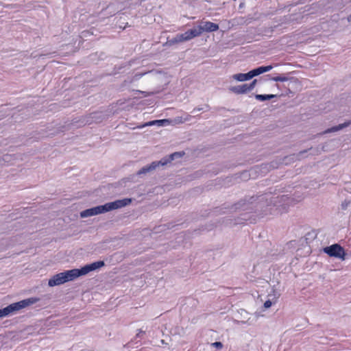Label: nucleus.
I'll list each match as a JSON object with an SVG mask.
<instances>
[{"instance_id": "obj_1", "label": "nucleus", "mask_w": 351, "mask_h": 351, "mask_svg": "<svg viewBox=\"0 0 351 351\" xmlns=\"http://www.w3.org/2000/svg\"><path fill=\"white\" fill-rule=\"evenodd\" d=\"M259 199L257 205H260L261 206L263 202H265L267 206H270L273 204L274 206L276 207V209L279 210L280 212H286L287 211L288 208L294 204V199L291 197H289L288 195H282L276 197H270L269 199L265 195H261L258 197L252 196L250 197H245L244 199H241L237 203L229 206H223L219 209V210H215V212L218 213L219 214H223L226 212L223 211V209H230L232 211H236L237 210L241 209L243 210H247L251 207H249L250 204H254L257 199Z\"/></svg>"}, {"instance_id": "obj_2", "label": "nucleus", "mask_w": 351, "mask_h": 351, "mask_svg": "<svg viewBox=\"0 0 351 351\" xmlns=\"http://www.w3.org/2000/svg\"><path fill=\"white\" fill-rule=\"evenodd\" d=\"M39 300L40 298L34 297L10 304L5 308L0 309V318L7 317L22 308L36 303Z\"/></svg>"}, {"instance_id": "obj_3", "label": "nucleus", "mask_w": 351, "mask_h": 351, "mask_svg": "<svg viewBox=\"0 0 351 351\" xmlns=\"http://www.w3.org/2000/svg\"><path fill=\"white\" fill-rule=\"evenodd\" d=\"M75 269L66 270L53 276L48 282L49 287L60 285L69 281H72L78 278Z\"/></svg>"}, {"instance_id": "obj_4", "label": "nucleus", "mask_w": 351, "mask_h": 351, "mask_svg": "<svg viewBox=\"0 0 351 351\" xmlns=\"http://www.w3.org/2000/svg\"><path fill=\"white\" fill-rule=\"evenodd\" d=\"M323 252L330 257H335L344 261L346 259V253L343 247L338 243L332 244L323 248Z\"/></svg>"}, {"instance_id": "obj_5", "label": "nucleus", "mask_w": 351, "mask_h": 351, "mask_svg": "<svg viewBox=\"0 0 351 351\" xmlns=\"http://www.w3.org/2000/svg\"><path fill=\"white\" fill-rule=\"evenodd\" d=\"M105 265V263L104 261H99L96 262H93L90 264H87L84 267L80 269H75L76 274H77L78 276H82L86 275L90 271H95Z\"/></svg>"}, {"instance_id": "obj_6", "label": "nucleus", "mask_w": 351, "mask_h": 351, "mask_svg": "<svg viewBox=\"0 0 351 351\" xmlns=\"http://www.w3.org/2000/svg\"><path fill=\"white\" fill-rule=\"evenodd\" d=\"M132 202L131 198H124L115 200L114 202L106 203L107 211H111L115 209L121 208L129 205Z\"/></svg>"}, {"instance_id": "obj_7", "label": "nucleus", "mask_w": 351, "mask_h": 351, "mask_svg": "<svg viewBox=\"0 0 351 351\" xmlns=\"http://www.w3.org/2000/svg\"><path fill=\"white\" fill-rule=\"evenodd\" d=\"M313 147H310L307 149H304L300 151L298 154H293L289 156H287L283 158V162L287 165L289 162H293L296 160H300L302 158H304V154H306L309 150H311Z\"/></svg>"}, {"instance_id": "obj_8", "label": "nucleus", "mask_w": 351, "mask_h": 351, "mask_svg": "<svg viewBox=\"0 0 351 351\" xmlns=\"http://www.w3.org/2000/svg\"><path fill=\"white\" fill-rule=\"evenodd\" d=\"M161 166L160 161H154L151 164L143 167L136 172V176H141L149 173L156 169V167Z\"/></svg>"}, {"instance_id": "obj_9", "label": "nucleus", "mask_w": 351, "mask_h": 351, "mask_svg": "<svg viewBox=\"0 0 351 351\" xmlns=\"http://www.w3.org/2000/svg\"><path fill=\"white\" fill-rule=\"evenodd\" d=\"M202 32H213L219 29V25L210 21L204 22L199 25Z\"/></svg>"}, {"instance_id": "obj_10", "label": "nucleus", "mask_w": 351, "mask_h": 351, "mask_svg": "<svg viewBox=\"0 0 351 351\" xmlns=\"http://www.w3.org/2000/svg\"><path fill=\"white\" fill-rule=\"evenodd\" d=\"M229 90L237 95L246 94L250 92L249 90V87L247 86V84L230 86L229 88Z\"/></svg>"}, {"instance_id": "obj_11", "label": "nucleus", "mask_w": 351, "mask_h": 351, "mask_svg": "<svg viewBox=\"0 0 351 351\" xmlns=\"http://www.w3.org/2000/svg\"><path fill=\"white\" fill-rule=\"evenodd\" d=\"M184 154V152H174L167 157L162 158L160 161L161 166H164L171 162L175 158H180Z\"/></svg>"}, {"instance_id": "obj_12", "label": "nucleus", "mask_w": 351, "mask_h": 351, "mask_svg": "<svg viewBox=\"0 0 351 351\" xmlns=\"http://www.w3.org/2000/svg\"><path fill=\"white\" fill-rule=\"evenodd\" d=\"M145 73H136L132 77H128L126 80H125L123 82L121 86L122 87L126 86L136 81L139 80Z\"/></svg>"}, {"instance_id": "obj_13", "label": "nucleus", "mask_w": 351, "mask_h": 351, "mask_svg": "<svg viewBox=\"0 0 351 351\" xmlns=\"http://www.w3.org/2000/svg\"><path fill=\"white\" fill-rule=\"evenodd\" d=\"M232 79L239 82H245L252 79L250 71L246 73H237L232 76Z\"/></svg>"}, {"instance_id": "obj_14", "label": "nucleus", "mask_w": 351, "mask_h": 351, "mask_svg": "<svg viewBox=\"0 0 351 351\" xmlns=\"http://www.w3.org/2000/svg\"><path fill=\"white\" fill-rule=\"evenodd\" d=\"M351 124V121L344 122L343 123L339 124L338 125L333 126L330 128L327 129L324 133H330L339 131Z\"/></svg>"}, {"instance_id": "obj_15", "label": "nucleus", "mask_w": 351, "mask_h": 351, "mask_svg": "<svg viewBox=\"0 0 351 351\" xmlns=\"http://www.w3.org/2000/svg\"><path fill=\"white\" fill-rule=\"evenodd\" d=\"M170 121L168 119H160V120H154L149 121L140 128H143L145 126H149V125H158V126H163L165 125V123H169Z\"/></svg>"}, {"instance_id": "obj_16", "label": "nucleus", "mask_w": 351, "mask_h": 351, "mask_svg": "<svg viewBox=\"0 0 351 351\" xmlns=\"http://www.w3.org/2000/svg\"><path fill=\"white\" fill-rule=\"evenodd\" d=\"M254 97L258 101H265L267 100H270L271 99L276 98V97H277V95H273V94H269V95L256 94L254 95Z\"/></svg>"}, {"instance_id": "obj_17", "label": "nucleus", "mask_w": 351, "mask_h": 351, "mask_svg": "<svg viewBox=\"0 0 351 351\" xmlns=\"http://www.w3.org/2000/svg\"><path fill=\"white\" fill-rule=\"evenodd\" d=\"M95 215L107 213L106 204L97 206L92 208Z\"/></svg>"}, {"instance_id": "obj_18", "label": "nucleus", "mask_w": 351, "mask_h": 351, "mask_svg": "<svg viewBox=\"0 0 351 351\" xmlns=\"http://www.w3.org/2000/svg\"><path fill=\"white\" fill-rule=\"evenodd\" d=\"M189 31L190 32L191 38H193L196 36H198L202 34L199 25H198L197 27H194L193 29H191Z\"/></svg>"}, {"instance_id": "obj_19", "label": "nucleus", "mask_w": 351, "mask_h": 351, "mask_svg": "<svg viewBox=\"0 0 351 351\" xmlns=\"http://www.w3.org/2000/svg\"><path fill=\"white\" fill-rule=\"evenodd\" d=\"M266 77H268L269 79L270 80H272L274 82H287L289 80V78H288L286 76H284V75H278V76H276V77H270L269 75H267Z\"/></svg>"}, {"instance_id": "obj_20", "label": "nucleus", "mask_w": 351, "mask_h": 351, "mask_svg": "<svg viewBox=\"0 0 351 351\" xmlns=\"http://www.w3.org/2000/svg\"><path fill=\"white\" fill-rule=\"evenodd\" d=\"M93 210L92 208L86 209L80 213V217L82 218H86L88 217L94 216Z\"/></svg>"}, {"instance_id": "obj_21", "label": "nucleus", "mask_w": 351, "mask_h": 351, "mask_svg": "<svg viewBox=\"0 0 351 351\" xmlns=\"http://www.w3.org/2000/svg\"><path fill=\"white\" fill-rule=\"evenodd\" d=\"M145 334V331L141 330V329H138V332L137 334L136 335L135 337H134V339H132L131 340L130 342H128L127 344H125L124 346L125 347H130V344L136 339L138 338H142L143 337V335Z\"/></svg>"}, {"instance_id": "obj_22", "label": "nucleus", "mask_w": 351, "mask_h": 351, "mask_svg": "<svg viewBox=\"0 0 351 351\" xmlns=\"http://www.w3.org/2000/svg\"><path fill=\"white\" fill-rule=\"evenodd\" d=\"M250 75H251L252 78L263 73L262 72L261 66H258L257 68H255V69L250 71Z\"/></svg>"}, {"instance_id": "obj_23", "label": "nucleus", "mask_w": 351, "mask_h": 351, "mask_svg": "<svg viewBox=\"0 0 351 351\" xmlns=\"http://www.w3.org/2000/svg\"><path fill=\"white\" fill-rule=\"evenodd\" d=\"M180 40H182V42L183 41L189 40L192 39V38H191L190 32H189V30L185 32L183 34H180Z\"/></svg>"}, {"instance_id": "obj_24", "label": "nucleus", "mask_w": 351, "mask_h": 351, "mask_svg": "<svg viewBox=\"0 0 351 351\" xmlns=\"http://www.w3.org/2000/svg\"><path fill=\"white\" fill-rule=\"evenodd\" d=\"M5 8L8 9H20L22 8V5L18 3H13V4H4L1 5Z\"/></svg>"}, {"instance_id": "obj_25", "label": "nucleus", "mask_w": 351, "mask_h": 351, "mask_svg": "<svg viewBox=\"0 0 351 351\" xmlns=\"http://www.w3.org/2000/svg\"><path fill=\"white\" fill-rule=\"evenodd\" d=\"M180 34H177L174 38H173L171 40H169L167 41V43L169 44V45H173L174 44L182 42V40H180Z\"/></svg>"}, {"instance_id": "obj_26", "label": "nucleus", "mask_w": 351, "mask_h": 351, "mask_svg": "<svg viewBox=\"0 0 351 351\" xmlns=\"http://www.w3.org/2000/svg\"><path fill=\"white\" fill-rule=\"evenodd\" d=\"M261 67L262 72L263 73L268 72L273 69V66L271 64L267 65V66H261Z\"/></svg>"}, {"instance_id": "obj_27", "label": "nucleus", "mask_w": 351, "mask_h": 351, "mask_svg": "<svg viewBox=\"0 0 351 351\" xmlns=\"http://www.w3.org/2000/svg\"><path fill=\"white\" fill-rule=\"evenodd\" d=\"M258 80L256 79H254L250 84H247V86L249 87L250 91L252 90L254 88Z\"/></svg>"}, {"instance_id": "obj_28", "label": "nucleus", "mask_w": 351, "mask_h": 351, "mask_svg": "<svg viewBox=\"0 0 351 351\" xmlns=\"http://www.w3.org/2000/svg\"><path fill=\"white\" fill-rule=\"evenodd\" d=\"M350 203V201H347V200L343 201L341 204V209L346 210L348 206H349Z\"/></svg>"}, {"instance_id": "obj_29", "label": "nucleus", "mask_w": 351, "mask_h": 351, "mask_svg": "<svg viewBox=\"0 0 351 351\" xmlns=\"http://www.w3.org/2000/svg\"><path fill=\"white\" fill-rule=\"evenodd\" d=\"M212 345L213 347L218 348V349H221L223 348V344L220 341H215Z\"/></svg>"}, {"instance_id": "obj_30", "label": "nucleus", "mask_w": 351, "mask_h": 351, "mask_svg": "<svg viewBox=\"0 0 351 351\" xmlns=\"http://www.w3.org/2000/svg\"><path fill=\"white\" fill-rule=\"evenodd\" d=\"M271 304H272V302H271V300H268L265 302L263 306H264L265 308H269V307L271 306Z\"/></svg>"}, {"instance_id": "obj_31", "label": "nucleus", "mask_w": 351, "mask_h": 351, "mask_svg": "<svg viewBox=\"0 0 351 351\" xmlns=\"http://www.w3.org/2000/svg\"><path fill=\"white\" fill-rule=\"evenodd\" d=\"M204 110V108L202 107H197V108H195L191 112L195 113L196 111H200V110Z\"/></svg>"}, {"instance_id": "obj_32", "label": "nucleus", "mask_w": 351, "mask_h": 351, "mask_svg": "<svg viewBox=\"0 0 351 351\" xmlns=\"http://www.w3.org/2000/svg\"><path fill=\"white\" fill-rule=\"evenodd\" d=\"M203 108H204V110H206V111H208L210 109V107L208 104H205Z\"/></svg>"}, {"instance_id": "obj_33", "label": "nucleus", "mask_w": 351, "mask_h": 351, "mask_svg": "<svg viewBox=\"0 0 351 351\" xmlns=\"http://www.w3.org/2000/svg\"><path fill=\"white\" fill-rule=\"evenodd\" d=\"M348 22H351V14L347 18Z\"/></svg>"}, {"instance_id": "obj_34", "label": "nucleus", "mask_w": 351, "mask_h": 351, "mask_svg": "<svg viewBox=\"0 0 351 351\" xmlns=\"http://www.w3.org/2000/svg\"><path fill=\"white\" fill-rule=\"evenodd\" d=\"M244 6V3H241L239 5V8H241Z\"/></svg>"}, {"instance_id": "obj_35", "label": "nucleus", "mask_w": 351, "mask_h": 351, "mask_svg": "<svg viewBox=\"0 0 351 351\" xmlns=\"http://www.w3.org/2000/svg\"><path fill=\"white\" fill-rule=\"evenodd\" d=\"M0 5H3V3L0 1Z\"/></svg>"}]
</instances>
